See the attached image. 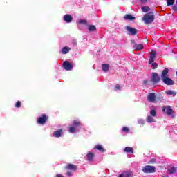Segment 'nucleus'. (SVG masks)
<instances>
[{
  "mask_svg": "<svg viewBox=\"0 0 177 177\" xmlns=\"http://www.w3.org/2000/svg\"><path fill=\"white\" fill-rule=\"evenodd\" d=\"M155 19V16L153 12H149L145 14L144 17H142V21L145 22V25L151 24Z\"/></svg>",
  "mask_w": 177,
  "mask_h": 177,
  "instance_id": "1",
  "label": "nucleus"
},
{
  "mask_svg": "<svg viewBox=\"0 0 177 177\" xmlns=\"http://www.w3.org/2000/svg\"><path fill=\"white\" fill-rule=\"evenodd\" d=\"M156 55L157 53H156V51H151L149 57V61H148V64H151L152 66V70L157 69L158 66L157 63L153 62Z\"/></svg>",
  "mask_w": 177,
  "mask_h": 177,
  "instance_id": "2",
  "label": "nucleus"
},
{
  "mask_svg": "<svg viewBox=\"0 0 177 177\" xmlns=\"http://www.w3.org/2000/svg\"><path fill=\"white\" fill-rule=\"evenodd\" d=\"M145 174H153L156 172V168L154 166L147 165L142 169Z\"/></svg>",
  "mask_w": 177,
  "mask_h": 177,
  "instance_id": "3",
  "label": "nucleus"
},
{
  "mask_svg": "<svg viewBox=\"0 0 177 177\" xmlns=\"http://www.w3.org/2000/svg\"><path fill=\"white\" fill-rule=\"evenodd\" d=\"M161 80L158 73L153 72L151 74V82H153L154 84H158Z\"/></svg>",
  "mask_w": 177,
  "mask_h": 177,
  "instance_id": "4",
  "label": "nucleus"
},
{
  "mask_svg": "<svg viewBox=\"0 0 177 177\" xmlns=\"http://www.w3.org/2000/svg\"><path fill=\"white\" fill-rule=\"evenodd\" d=\"M48 116H46L45 114H43L37 118V122L38 124L44 125L48 121Z\"/></svg>",
  "mask_w": 177,
  "mask_h": 177,
  "instance_id": "5",
  "label": "nucleus"
},
{
  "mask_svg": "<svg viewBox=\"0 0 177 177\" xmlns=\"http://www.w3.org/2000/svg\"><path fill=\"white\" fill-rule=\"evenodd\" d=\"M125 29L130 33L131 36H135L138 34V30L131 26H126Z\"/></svg>",
  "mask_w": 177,
  "mask_h": 177,
  "instance_id": "6",
  "label": "nucleus"
},
{
  "mask_svg": "<svg viewBox=\"0 0 177 177\" xmlns=\"http://www.w3.org/2000/svg\"><path fill=\"white\" fill-rule=\"evenodd\" d=\"M62 66L66 71H71V70H73V64L71 63H69L68 61H64V62L62 63Z\"/></svg>",
  "mask_w": 177,
  "mask_h": 177,
  "instance_id": "7",
  "label": "nucleus"
},
{
  "mask_svg": "<svg viewBox=\"0 0 177 177\" xmlns=\"http://www.w3.org/2000/svg\"><path fill=\"white\" fill-rule=\"evenodd\" d=\"M162 111H163L164 113H165V114H167L168 115H171L174 113L173 109L169 106L163 107Z\"/></svg>",
  "mask_w": 177,
  "mask_h": 177,
  "instance_id": "8",
  "label": "nucleus"
},
{
  "mask_svg": "<svg viewBox=\"0 0 177 177\" xmlns=\"http://www.w3.org/2000/svg\"><path fill=\"white\" fill-rule=\"evenodd\" d=\"M162 80H163V83L167 86H173L174 84V82L171 78L165 77L162 79Z\"/></svg>",
  "mask_w": 177,
  "mask_h": 177,
  "instance_id": "9",
  "label": "nucleus"
},
{
  "mask_svg": "<svg viewBox=\"0 0 177 177\" xmlns=\"http://www.w3.org/2000/svg\"><path fill=\"white\" fill-rule=\"evenodd\" d=\"M64 21L66 23H71L73 21L72 15L70 14H66L64 16Z\"/></svg>",
  "mask_w": 177,
  "mask_h": 177,
  "instance_id": "10",
  "label": "nucleus"
},
{
  "mask_svg": "<svg viewBox=\"0 0 177 177\" xmlns=\"http://www.w3.org/2000/svg\"><path fill=\"white\" fill-rule=\"evenodd\" d=\"M62 135H63L62 129H59V130L55 131L54 133L53 134V136H54V137L57 138L62 137Z\"/></svg>",
  "mask_w": 177,
  "mask_h": 177,
  "instance_id": "11",
  "label": "nucleus"
},
{
  "mask_svg": "<svg viewBox=\"0 0 177 177\" xmlns=\"http://www.w3.org/2000/svg\"><path fill=\"white\" fill-rule=\"evenodd\" d=\"M66 169H68V171H77V165L68 164L65 167Z\"/></svg>",
  "mask_w": 177,
  "mask_h": 177,
  "instance_id": "12",
  "label": "nucleus"
},
{
  "mask_svg": "<svg viewBox=\"0 0 177 177\" xmlns=\"http://www.w3.org/2000/svg\"><path fill=\"white\" fill-rule=\"evenodd\" d=\"M147 99L148 100V102H154L156 100V95L155 93H149L148 94Z\"/></svg>",
  "mask_w": 177,
  "mask_h": 177,
  "instance_id": "13",
  "label": "nucleus"
},
{
  "mask_svg": "<svg viewBox=\"0 0 177 177\" xmlns=\"http://www.w3.org/2000/svg\"><path fill=\"white\" fill-rule=\"evenodd\" d=\"M135 17L131 15V14H126L125 16H124V19L129 21H133L135 20Z\"/></svg>",
  "mask_w": 177,
  "mask_h": 177,
  "instance_id": "14",
  "label": "nucleus"
},
{
  "mask_svg": "<svg viewBox=\"0 0 177 177\" xmlns=\"http://www.w3.org/2000/svg\"><path fill=\"white\" fill-rule=\"evenodd\" d=\"M169 69L165 68L161 73V79L168 78Z\"/></svg>",
  "mask_w": 177,
  "mask_h": 177,
  "instance_id": "15",
  "label": "nucleus"
},
{
  "mask_svg": "<svg viewBox=\"0 0 177 177\" xmlns=\"http://www.w3.org/2000/svg\"><path fill=\"white\" fill-rule=\"evenodd\" d=\"M133 176V173L126 171H124L123 173L120 174V175H119V177H131Z\"/></svg>",
  "mask_w": 177,
  "mask_h": 177,
  "instance_id": "16",
  "label": "nucleus"
},
{
  "mask_svg": "<svg viewBox=\"0 0 177 177\" xmlns=\"http://www.w3.org/2000/svg\"><path fill=\"white\" fill-rule=\"evenodd\" d=\"M133 48L136 51H138L144 48V45L143 44H136Z\"/></svg>",
  "mask_w": 177,
  "mask_h": 177,
  "instance_id": "17",
  "label": "nucleus"
},
{
  "mask_svg": "<svg viewBox=\"0 0 177 177\" xmlns=\"http://www.w3.org/2000/svg\"><path fill=\"white\" fill-rule=\"evenodd\" d=\"M124 152L127 153L133 154L134 150H133V148L127 147L126 148H124Z\"/></svg>",
  "mask_w": 177,
  "mask_h": 177,
  "instance_id": "18",
  "label": "nucleus"
},
{
  "mask_svg": "<svg viewBox=\"0 0 177 177\" xmlns=\"http://www.w3.org/2000/svg\"><path fill=\"white\" fill-rule=\"evenodd\" d=\"M87 159L89 162H92L93 158H95V153H92V152H88L87 153Z\"/></svg>",
  "mask_w": 177,
  "mask_h": 177,
  "instance_id": "19",
  "label": "nucleus"
},
{
  "mask_svg": "<svg viewBox=\"0 0 177 177\" xmlns=\"http://www.w3.org/2000/svg\"><path fill=\"white\" fill-rule=\"evenodd\" d=\"M110 65L109 64H102V68L104 73H106L109 71Z\"/></svg>",
  "mask_w": 177,
  "mask_h": 177,
  "instance_id": "20",
  "label": "nucleus"
},
{
  "mask_svg": "<svg viewBox=\"0 0 177 177\" xmlns=\"http://www.w3.org/2000/svg\"><path fill=\"white\" fill-rule=\"evenodd\" d=\"M94 149H97L98 151H101V152H102V153L105 152L104 148H103L101 145H95V147Z\"/></svg>",
  "mask_w": 177,
  "mask_h": 177,
  "instance_id": "21",
  "label": "nucleus"
},
{
  "mask_svg": "<svg viewBox=\"0 0 177 177\" xmlns=\"http://www.w3.org/2000/svg\"><path fill=\"white\" fill-rule=\"evenodd\" d=\"M71 50V48H70L69 47H64L62 48V53L65 55L67 54L70 50Z\"/></svg>",
  "mask_w": 177,
  "mask_h": 177,
  "instance_id": "22",
  "label": "nucleus"
},
{
  "mask_svg": "<svg viewBox=\"0 0 177 177\" xmlns=\"http://www.w3.org/2000/svg\"><path fill=\"white\" fill-rule=\"evenodd\" d=\"M168 171H169V173L170 175H173V174L176 173L177 167H173L169 169Z\"/></svg>",
  "mask_w": 177,
  "mask_h": 177,
  "instance_id": "23",
  "label": "nucleus"
},
{
  "mask_svg": "<svg viewBox=\"0 0 177 177\" xmlns=\"http://www.w3.org/2000/svg\"><path fill=\"white\" fill-rule=\"evenodd\" d=\"M165 94H167L169 95H173V97H174V96L176 95L177 92L174 91L169 90V91L165 92Z\"/></svg>",
  "mask_w": 177,
  "mask_h": 177,
  "instance_id": "24",
  "label": "nucleus"
},
{
  "mask_svg": "<svg viewBox=\"0 0 177 177\" xmlns=\"http://www.w3.org/2000/svg\"><path fill=\"white\" fill-rule=\"evenodd\" d=\"M88 32H95L96 31V26L95 25H89L88 26Z\"/></svg>",
  "mask_w": 177,
  "mask_h": 177,
  "instance_id": "25",
  "label": "nucleus"
},
{
  "mask_svg": "<svg viewBox=\"0 0 177 177\" xmlns=\"http://www.w3.org/2000/svg\"><path fill=\"white\" fill-rule=\"evenodd\" d=\"M141 9L144 13H147L150 10V8L147 6H142Z\"/></svg>",
  "mask_w": 177,
  "mask_h": 177,
  "instance_id": "26",
  "label": "nucleus"
},
{
  "mask_svg": "<svg viewBox=\"0 0 177 177\" xmlns=\"http://www.w3.org/2000/svg\"><path fill=\"white\" fill-rule=\"evenodd\" d=\"M72 125H73V127H81L82 124L79 120H73Z\"/></svg>",
  "mask_w": 177,
  "mask_h": 177,
  "instance_id": "27",
  "label": "nucleus"
},
{
  "mask_svg": "<svg viewBox=\"0 0 177 177\" xmlns=\"http://www.w3.org/2000/svg\"><path fill=\"white\" fill-rule=\"evenodd\" d=\"M147 122H149V123L155 122V120L153 119V118L152 116H147Z\"/></svg>",
  "mask_w": 177,
  "mask_h": 177,
  "instance_id": "28",
  "label": "nucleus"
},
{
  "mask_svg": "<svg viewBox=\"0 0 177 177\" xmlns=\"http://www.w3.org/2000/svg\"><path fill=\"white\" fill-rule=\"evenodd\" d=\"M175 1L176 0H167V6H169L174 5Z\"/></svg>",
  "mask_w": 177,
  "mask_h": 177,
  "instance_id": "29",
  "label": "nucleus"
},
{
  "mask_svg": "<svg viewBox=\"0 0 177 177\" xmlns=\"http://www.w3.org/2000/svg\"><path fill=\"white\" fill-rule=\"evenodd\" d=\"M69 132L71 133H73L76 132V129L74 128L73 127L71 126V127H69Z\"/></svg>",
  "mask_w": 177,
  "mask_h": 177,
  "instance_id": "30",
  "label": "nucleus"
},
{
  "mask_svg": "<svg viewBox=\"0 0 177 177\" xmlns=\"http://www.w3.org/2000/svg\"><path fill=\"white\" fill-rule=\"evenodd\" d=\"M150 115L152 117H156L157 115V113H156L154 109H151V111H150Z\"/></svg>",
  "mask_w": 177,
  "mask_h": 177,
  "instance_id": "31",
  "label": "nucleus"
},
{
  "mask_svg": "<svg viewBox=\"0 0 177 177\" xmlns=\"http://www.w3.org/2000/svg\"><path fill=\"white\" fill-rule=\"evenodd\" d=\"M79 24H83V25H87V21L86 19H80L79 21Z\"/></svg>",
  "mask_w": 177,
  "mask_h": 177,
  "instance_id": "32",
  "label": "nucleus"
},
{
  "mask_svg": "<svg viewBox=\"0 0 177 177\" xmlns=\"http://www.w3.org/2000/svg\"><path fill=\"white\" fill-rule=\"evenodd\" d=\"M21 106V101H17V102L15 105V107L20 108Z\"/></svg>",
  "mask_w": 177,
  "mask_h": 177,
  "instance_id": "33",
  "label": "nucleus"
},
{
  "mask_svg": "<svg viewBox=\"0 0 177 177\" xmlns=\"http://www.w3.org/2000/svg\"><path fill=\"white\" fill-rule=\"evenodd\" d=\"M122 131H124V132H126V133H129V129L128 127H124L122 129Z\"/></svg>",
  "mask_w": 177,
  "mask_h": 177,
  "instance_id": "34",
  "label": "nucleus"
},
{
  "mask_svg": "<svg viewBox=\"0 0 177 177\" xmlns=\"http://www.w3.org/2000/svg\"><path fill=\"white\" fill-rule=\"evenodd\" d=\"M115 90V91L120 90V85L119 84H116Z\"/></svg>",
  "mask_w": 177,
  "mask_h": 177,
  "instance_id": "35",
  "label": "nucleus"
},
{
  "mask_svg": "<svg viewBox=\"0 0 177 177\" xmlns=\"http://www.w3.org/2000/svg\"><path fill=\"white\" fill-rule=\"evenodd\" d=\"M156 163V159L155 158H152L150 162H149V164H154Z\"/></svg>",
  "mask_w": 177,
  "mask_h": 177,
  "instance_id": "36",
  "label": "nucleus"
},
{
  "mask_svg": "<svg viewBox=\"0 0 177 177\" xmlns=\"http://www.w3.org/2000/svg\"><path fill=\"white\" fill-rule=\"evenodd\" d=\"M144 85L147 86L148 85V80H144Z\"/></svg>",
  "mask_w": 177,
  "mask_h": 177,
  "instance_id": "37",
  "label": "nucleus"
},
{
  "mask_svg": "<svg viewBox=\"0 0 177 177\" xmlns=\"http://www.w3.org/2000/svg\"><path fill=\"white\" fill-rule=\"evenodd\" d=\"M172 9L174 11H177V6H174Z\"/></svg>",
  "mask_w": 177,
  "mask_h": 177,
  "instance_id": "38",
  "label": "nucleus"
},
{
  "mask_svg": "<svg viewBox=\"0 0 177 177\" xmlns=\"http://www.w3.org/2000/svg\"><path fill=\"white\" fill-rule=\"evenodd\" d=\"M66 176L70 177V176H72V173L71 171H68V172L66 173Z\"/></svg>",
  "mask_w": 177,
  "mask_h": 177,
  "instance_id": "39",
  "label": "nucleus"
},
{
  "mask_svg": "<svg viewBox=\"0 0 177 177\" xmlns=\"http://www.w3.org/2000/svg\"><path fill=\"white\" fill-rule=\"evenodd\" d=\"M55 177H64V176L62 174H57Z\"/></svg>",
  "mask_w": 177,
  "mask_h": 177,
  "instance_id": "40",
  "label": "nucleus"
},
{
  "mask_svg": "<svg viewBox=\"0 0 177 177\" xmlns=\"http://www.w3.org/2000/svg\"><path fill=\"white\" fill-rule=\"evenodd\" d=\"M138 123L140 124H142L143 123V120H140L138 121Z\"/></svg>",
  "mask_w": 177,
  "mask_h": 177,
  "instance_id": "41",
  "label": "nucleus"
},
{
  "mask_svg": "<svg viewBox=\"0 0 177 177\" xmlns=\"http://www.w3.org/2000/svg\"><path fill=\"white\" fill-rule=\"evenodd\" d=\"M176 118L175 115H171V118Z\"/></svg>",
  "mask_w": 177,
  "mask_h": 177,
  "instance_id": "42",
  "label": "nucleus"
},
{
  "mask_svg": "<svg viewBox=\"0 0 177 177\" xmlns=\"http://www.w3.org/2000/svg\"><path fill=\"white\" fill-rule=\"evenodd\" d=\"M132 44H135V40H133V41H132Z\"/></svg>",
  "mask_w": 177,
  "mask_h": 177,
  "instance_id": "43",
  "label": "nucleus"
},
{
  "mask_svg": "<svg viewBox=\"0 0 177 177\" xmlns=\"http://www.w3.org/2000/svg\"><path fill=\"white\" fill-rule=\"evenodd\" d=\"M176 75L177 76V71H176Z\"/></svg>",
  "mask_w": 177,
  "mask_h": 177,
  "instance_id": "44",
  "label": "nucleus"
},
{
  "mask_svg": "<svg viewBox=\"0 0 177 177\" xmlns=\"http://www.w3.org/2000/svg\"><path fill=\"white\" fill-rule=\"evenodd\" d=\"M176 4H177V0L176 1Z\"/></svg>",
  "mask_w": 177,
  "mask_h": 177,
  "instance_id": "45",
  "label": "nucleus"
}]
</instances>
